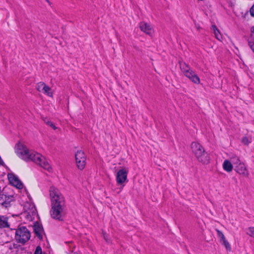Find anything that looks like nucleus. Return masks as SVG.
I'll return each instance as SVG.
<instances>
[{
    "label": "nucleus",
    "instance_id": "1",
    "mask_svg": "<svg viewBox=\"0 0 254 254\" xmlns=\"http://www.w3.org/2000/svg\"><path fill=\"white\" fill-rule=\"evenodd\" d=\"M49 192L51 205V216L54 219L63 221L66 213L64 197L59 190L54 187H50Z\"/></svg>",
    "mask_w": 254,
    "mask_h": 254
},
{
    "label": "nucleus",
    "instance_id": "2",
    "mask_svg": "<svg viewBox=\"0 0 254 254\" xmlns=\"http://www.w3.org/2000/svg\"><path fill=\"white\" fill-rule=\"evenodd\" d=\"M15 152L21 159L26 161H33L43 169L50 172L52 168L45 157L41 154L29 148L23 144L19 143L15 146Z\"/></svg>",
    "mask_w": 254,
    "mask_h": 254
},
{
    "label": "nucleus",
    "instance_id": "3",
    "mask_svg": "<svg viewBox=\"0 0 254 254\" xmlns=\"http://www.w3.org/2000/svg\"><path fill=\"white\" fill-rule=\"evenodd\" d=\"M191 151L197 160L202 164H207L209 161V156L205 152L203 146L197 142H192L190 145Z\"/></svg>",
    "mask_w": 254,
    "mask_h": 254
},
{
    "label": "nucleus",
    "instance_id": "4",
    "mask_svg": "<svg viewBox=\"0 0 254 254\" xmlns=\"http://www.w3.org/2000/svg\"><path fill=\"white\" fill-rule=\"evenodd\" d=\"M180 68L183 74L191 82L196 84L200 83V79L197 75L190 67L185 63L180 64Z\"/></svg>",
    "mask_w": 254,
    "mask_h": 254
},
{
    "label": "nucleus",
    "instance_id": "5",
    "mask_svg": "<svg viewBox=\"0 0 254 254\" xmlns=\"http://www.w3.org/2000/svg\"><path fill=\"white\" fill-rule=\"evenodd\" d=\"M30 238V233L25 227H19L15 232V239L18 243L24 244Z\"/></svg>",
    "mask_w": 254,
    "mask_h": 254
},
{
    "label": "nucleus",
    "instance_id": "6",
    "mask_svg": "<svg viewBox=\"0 0 254 254\" xmlns=\"http://www.w3.org/2000/svg\"><path fill=\"white\" fill-rule=\"evenodd\" d=\"M128 170L126 168L119 170L116 175V181L118 186H122L118 193H120L125 186V183L127 182Z\"/></svg>",
    "mask_w": 254,
    "mask_h": 254
},
{
    "label": "nucleus",
    "instance_id": "7",
    "mask_svg": "<svg viewBox=\"0 0 254 254\" xmlns=\"http://www.w3.org/2000/svg\"><path fill=\"white\" fill-rule=\"evenodd\" d=\"M75 157L77 168L80 170H83L85 168L86 163V157L84 152L81 150L77 151Z\"/></svg>",
    "mask_w": 254,
    "mask_h": 254
},
{
    "label": "nucleus",
    "instance_id": "8",
    "mask_svg": "<svg viewBox=\"0 0 254 254\" xmlns=\"http://www.w3.org/2000/svg\"><path fill=\"white\" fill-rule=\"evenodd\" d=\"M8 179L10 184L19 190L23 189V184L17 176L13 174H8Z\"/></svg>",
    "mask_w": 254,
    "mask_h": 254
},
{
    "label": "nucleus",
    "instance_id": "9",
    "mask_svg": "<svg viewBox=\"0 0 254 254\" xmlns=\"http://www.w3.org/2000/svg\"><path fill=\"white\" fill-rule=\"evenodd\" d=\"M14 200L13 195H6L4 194H0V204L5 207L10 206V203Z\"/></svg>",
    "mask_w": 254,
    "mask_h": 254
},
{
    "label": "nucleus",
    "instance_id": "10",
    "mask_svg": "<svg viewBox=\"0 0 254 254\" xmlns=\"http://www.w3.org/2000/svg\"><path fill=\"white\" fill-rule=\"evenodd\" d=\"M234 170L237 173L245 177H248L249 176V172L245 164L243 162L239 163L238 166H236Z\"/></svg>",
    "mask_w": 254,
    "mask_h": 254
},
{
    "label": "nucleus",
    "instance_id": "11",
    "mask_svg": "<svg viewBox=\"0 0 254 254\" xmlns=\"http://www.w3.org/2000/svg\"><path fill=\"white\" fill-rule=\"evenodd\" d=\"M30 208L27 209V206H25V212L24 214L27 217L29 220H32L36 214V209L34 204L29 205Z\"/></svg>",
    "mask_w": 254,
    "mask_h": 254
},
{
    "label": "nucleus",
    "instance_id": "12",
    "mask_svg": "<svg viewBox=\"0 0 254 254\" xmlns=\"http://www.w3.org/2000/svg\"><path fill=\"white\" fill-rule=\"evenodd\" d=\"M139 27L140 30L146 34L151 35L153 33V29L152 26L146 22H141L139 23Z\"/></svg>",
    "mask_w": 254,
    "mask_h": 254
},
{
    "label": "nucleus",
    "instance_id": "13",
    "mask_svg": "<svg viewBox=\"0 0 254 254\" xmlns=\"http://www.w3.org/2000/svg\"><path fill=\"white\" fill-rule=\"evenodd\" d=\"M223 168L225 171L231 172L233 168V166L231 161L225 160L223 163Z\"/></svg>",
    "mask_w": 254,
    "mask_h": 254
},
{
    "label": "nucleus",
    "instance_id": "14",
    "mask_svg": "<svg viewBox=\"0 0 254 254\" xmlns=\"http://www.w3.org/2000/svg\"><path fill=\"white\" fill-rule=\"evenodd\" d=\"M212 30L213 31V33L215 35V38L219 41H222L223 38L221 34L220 31L218 30L216 25H213L212 26Z\"/></svg>",
    "mask_w": 254,
    "mask_h": 254
},
{
    "label": "nucleus",
    "instance_id": "15",
    "mask_svg": "<svg viewBox=\"0 0 254 254\" xmlns=\"http://www.w3.org/2000/svg\"><path fill=\"white\" fill-rule=\"evenodd\" d=\"M9 227L7 218L4 216H0V228Z\"/></svg>",
    "mask_w": 254,
    "mask_h": 254
},
{
    "label": "nucleus",
    "instance_id": "16",
    "mask_svg": "<svg viewBox=\"0 0 254 254\" xmlns=\"http://www.w3.org/2000/svg\"><path fill=\"white\" fill-rule=\"evenodd\" d=\"M34 231L38 237H42V233L43 231L42 228L38 223H36L33 226Z\"/></svg>",
    "mask_w": 254,
    "mask_h": 254
},
{
    "label": "nucleus",
    "instance_id": "17",
    "mask_svg": "<svg viewBox=\"0 0 254 254\" xmlns=\"http://www.w3.org/2000/svg\"><path fill=\"white\" fill-rule=\"evenodd\" d=\"M230 161L232 163L233 165L234 166V167H236V166H238L239 163H241L242 162L240 160L239 157L237 156H234L230 158Z\"/></svg>",
    "mask_w": 254,
    "mask_h": 254
},
{
    "label": "nucleus",
    "instance_id": "18",
    "mask_svg": "<svg viewBox=\"0 0 254 254\" xmlns=\"http://www.w3.org/2000/svg\"><path fill=\"white\" fill-rule=\"evenodd\" d=\"M42 92L46 95H47L49 97H53V92L52 91L51 88L47 86V85L44 88Z\"/></svg>",
    "mask_w": 254,
    "mask_h": 254
},
{
    "label": "nucleus",
    "instance_id": "19",
    "mask_svg": "<svg viewBox=\"0 0 254 254\" xmlns=\"http://www.w3.org/2000/svg\"><path fill=\"white\" fill-rule=\"evenodd\" d=\"M46 85V84L44 82H40L37 84L36 87L38 91L42 92Z\"/></svg>",
    "mask_w": 254,
    "mask_h": 254
},
{
    "label": "nucleus",
    "instance_id": "20",
    "mask_svg": "<svg viewBox=\"0 0 254 254\" xmlns=\"http://www.w3.org/2000/svg\"><path fill=\"white\" fill-rule=\"evenodd\" d=\"M249 45L254 53V38L250 37L248 40Z\"/></svg>",
    "mask_w": 254,
    "mask_h": 254
},
{
    "label": "nucleus",
    "instance_id": "21",
    "mask_svg": "<svg viewBox=\"0 0 254 254\" xmlns=\"http://www.w3.org/2000/svg\"><path fill=\"white\" fill-rule=\"evenodd\" d=\"M247 233L250 236L254 238V227H249L247 229Z\"/></svg>",
    "mask_w": 254,
    "mask_h": 254
},
{
    "label": "nucleus",
    "instance_id": "22",
    "mask_svg": "<svg viewBox=\"0 0 254 254\" xmlns=\"http://www.w3.org/2000/svg\"><path fill=\"white\" fill-rule=\"evenodd\" d=\"M251 142V139H250L247 136H244L242 139V142L244 145H248Z\"/></svg>",
    "mask_w": 254,
    "mask_h": 254
},
{
    "label": "nucleus",
    "instance_id": "23",
    "mask_svg": "<svg viewBox=\"0 0 254 254\" xmlns=\"http://www.w3.org/2000/svg\"><path fill=\"white\" fill-rule=\"evenodd\" d=\"M217 234V236L221 239V241H223L225 239V237L223 234V233L220 230L216 229V230Z\"/></svg>",
    "mask_w": 254,
    "mask_h": 254
},
{
    "label": "nucleus",
    "instance_id": "24",
    "mask_svg": "<svg viewBox=\"0 0 254 254\" xmlns=\"http://www.w3.org/2000/svg\"><path fill=\"white\" fill-rule=\"evenodd\" d=\"M46 124L55 130L57 128V127L55 126V125L51 121H48L46 122Z\"/></svg>",
    "mask_w": 254,
    "mask_h": 254
},
{
    "label": "nucleus",
    "instance_id": "25",
    "mask_svg": "<svg viewBox=\"0 0 254 254\" xmlns=\"http://www.w3.org/2000/svg\"><path fill=\"white\" fill-rule=\"evenodd\" d=\"M34 254H43L42 249L41 247L38 246L37 247L36 250L35 251Z\"/></svg>",
    "mask_w": 254,
    "mask_h": 254
},
{
    "label": "nucleus",
    "instance_id": "26",
    "mask_svg": "<svg viewBox=\"0 0 254 254\" xmlns=\"http://www.w3.org/2000/svg\"><path fill=\"white\" fill-rule=\"evenodd\" d=\"M222 241L223 242V245L225 246L226 249H230V246L228 242L226 240V239H225Z\"/></svg>",
    "mask_w": 254,
    "mask_h": 254
},
{
    "label": "nucleus",
    "instance_id": "27",
    "mask_svg": "<svg viewBox=\"0 0 254 254\" xmlns=\"http://www.w3.org/2000/svg\"><path fill=\"white\" fill-rule=\"evenodd\" d=\"M250 12L251 15L253 17H254V4L250 8Z\"/></svg>",
    "mask_w": 254,
    "mask_h": 254
},
{
    "label": "nucleus",
    "instance_id": "28",
    "mask_svg": "<svg viewBox=\"0 0 254 254\" xmlns=\"http://www.w3.org/2000/svg\"><path fill=\"white\" fill-rule=\"evenodd\" d=\"M250 37L254 38V26L251 29V34Z\"/></svg>",
    "mask_w": 254,
    "mask_h": 254
},
{
    "label": "nucleus",
    "instance_id": "29",
    "mask_svg": "<svg viewBox=\"0 0 254 254\" xmlns=\"http://www.w3.org/2000/svg\"><path fill=\"white\" fill-rule=\"evenodd\" d=\"M103 235H104V237L105 240L106 241V242H107L108 243H109V240H108V239H107V235H106L105 234H104V233H103Z\"/></svg>",
    "mask_w": 254,
    "mask_h": 254
},
{
    "label": "nucleus",
    "instance_id": "30",
    "mask_svg": "<svg viewBox=\"0 0 254 254\" xmlns=\"http://www.w3.org/2000/svg\"><path fill=\"white\" fill-rule=\"evenodd\" d=\"M69 243L70 244H71V246H70V245L69 246V247H70V248H71V247H74V246H73V245L72 244V243L69 242Z\"/></svg>",
    "mask_w": 254,
    "mask_h": 254
},
{
    "label": "nucleus",
    "instance_id": "31",
    "mask_svg": "<svg viewBox=\"0 0 254 254\" xmlns=\"http://www.w3.org/2000/svg\"><path fill=\"white\" fill-rule=\"evenodd\" d=\"M47 2H49V0H46Z\"/></svg>",
    "mask_w": 254,
    "mask_h": 254
}]
</instances>
